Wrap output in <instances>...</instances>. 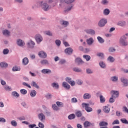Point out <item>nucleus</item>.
<instances>
[{"mask_svg": "<svg viewBox=\"0 0 128 128\" xmlns=\"http://www.w3.org/2000/svg\"><path fill=\"white\" fill-rule=\"evenodd\" d=\"M40 5L42 10H44L45 12H48V10H50L52 6H48V3L46 2H40Z\"/></svg>", "mask_w": 128, "mask_h": 128, "instance_id": "f257e3e1", "label": "nucleus"}, {"mask_svg": "<svg viewBox=\"0 0 128 128\" xmlns=\"http://www.w3.org/2000/svg\"><path fill=\"white\" fill-rule=\"evenodd\" d=\"M120 44L123 46H128V42L126 41V36H122L120 40Z\"/></svg>", "mask_w": 128, "mask_h": 128, "instance_id": "f03ea898", "label": "nucleus"}, {"mask_svg": "<svg viewBox=\"0 0 128 128\" xmlns=\"http://www.w3.org/2000/svg\"><path fill=\"white\" fill-rule=\"evenodd\" d=\"M107 22H108V20H106V19L102 18L99 21L98 23V26H100V28H102L104 26H106V24Z\"/></svg>", "mask_w": 128, "mask_h": 128, "instance_id": "7ed1b4c3", "label": "nucleus"}, {"mask_svg": "<svg viewBox=\"0 0 128 128\" xmlns=\"http://www.w3.org/2000/svg\"><path fill=\"white\" fill-rule=\"evenodd\" d=\"M82 108H85V110H86V112H92V108L88 106V104L82 103Z\"/></svg>", "mask_w": 128, "mask_h": 128, "instance_id": "20e7f679", "label": "nucleus"}, {"mask_svg": "<svg viewBox=\"0 0 128 128\" xmlns=\"http://www.w3.org/2000/svg\"><path fill=\"white\" fill-rule=\"evenodd\" d=\"M36 46V43L34 42L32 40H30L28 42H27V46L29 48H34V46Z\"/></svg>", "mask_w": 128, "mask_h": 128, "instance_id": "39448f33", "label": "nucleus"}, {"mask_svg": "<svg viewBox=\"0 0 128 128\" xmlns=\"http://www.w3.org/2000/svg\"><path fill=\"white\" fill-rule=\"evenodd\" d=\"M16 44L18 46H20L21 48L24 46V45L26 44L24 41L21 39H18L16 41Z\"/></svg>", "mask_w": 128, "mask_h": 128, "instance_id": "423d86ee", "label": "nucleus"}, {"mask_svg": "<svg viewBox=\"0 0 128 128\" xmlns=\"http://www.w3.org/2000/svg\"><path fill=\"white\" fill-rule=\"evenodd\" d=\"M35 38L37 44H40L41 42H42V37L40 34H36L35 36Z\"/></svg>", "mask_w": 128, "mask_h": 128, "instance_id": "0eeeda50", "label": "nucleus"}, {"mask_svg": "<svg viewBox=\"0 0 128 128\" xmlns=\"http://www.w3.org/2000/svg\"><path fill=\"white\" fill-rule=\"evenodd\" d=\"M66 80L68 82V84H70L72 86H74L76 84V82L72 80V78L70 77H66Z\"/></svg>", "mask_w": 128, "mask_h": 128, "instance_id": "6e6552de", "label": "nucleus"}, {"mask_svg": "<svg viewBox=\"0 0 128 128\" xmlns=\"http://www.w3.org/2000/svg\"><path fill=\"white\" fill-rule=\"evenodd\" d=\"M84 32L88 34H92V36L96 34V32L92 29H86L84 30Z\"/></svg>", "mask_w": 128, "mask_h": 128, "instance_id": "1a4fd4ad", "label": "nucleus"}, {"mask_svg": "<svg viewBox=\"0 0 128 128\" xmlns=\"http://www.w3.org/2000/svg\"><path fill=\"white\" fill-rule=\"evenodd\" d=\"M38 118L39 120H41V122H44V120H46V116L42 113L39 114H38Z\"/></svg>", "mask_w": 128, "mask_h": 128, "instance_id": "9d476101", "label": "nucleus"}, {"mask_svg": "<svg viewBox=\"0 0 128 128\" xmlns=\"http://www.w3.org/2000/svg\"><path fill=\"white\" fill-rule=\"evenodd\" d=\"M38 56L40 58H46V53L44 52V51H41L38 52Z\"/></svg>", "mask_w": 128, "mask_h": 128, "instance_id": "9b49d317", "label": "nucleus"}, {"mask_svg": "<svg viewBox=\"0 0 128 128\" xmlns=\"http://www.w3.org/2000/svg\"><path fill=\"white\" fill-rule=\"evenodd\" d=\"M62 87L64 88L66 90H70V86L66 82H63Z\"/></svg>", "mask_w": 128, "mask_h": 128, "instance_id": "f8f14e48", "label": "nucleus"}, {"mask_svg": "<svg viewBox=\"0 0 128 128\" xmlns=\"http://www.w3.org/2000/svg\"><path fill=\"white\" fill-rule=\"evenodd\" d=\"M2 34L4 36H10V32L6 29L2 31Z\"/></svg>", "mask_w": 128, "mask_h": 128, "instance_id": "ddd939ff", "label": "nucleus"}, {"mask_svg": "<svg viewBox=\"0 0 128 128\" xmlns=\"http://www.w3.org/2000/svg\"><path fill=\"white\" fill-rule=\"evenodd\" d=\"M111 92L112 94L113 95L112 96H113L114 98H118V96L120 95L118 91L112 90Z\"/></svg>", "mask_w": 128, "mask_h": 128, "instance_id": "4468645a", "label": "nucleus"}, {"mask_svg": "<svg viewBox=\"0 0 128 128\" xmlns=\"http://www.w3.org/2000/svg\"><path fill=\"white\" fill-rule=\"evenodd\" d=\"M121 82H122L124 86H128V80L124 78H121Z\"/></svg>", "mask_w": 128, "mask_h": 128, "instance_id": "2eb2a0df", "label": "nucleus"}, {"mask_svg": "<svg viewBox=\"0 0 128 128\" xmlns=\"http://www.w3.org/2000/svg\"><path fill=\"white\" fill-rule=\"evenodd\" d=\"M72 48H68L65 50V52L68 54H72Z\"/></svg>", "mask_w": 128, "mask_h": 128, "instance_id": "dca6fc26", "label": "nucleus"}, {"mask_svg": "<svg viewBox=\"0 0 128 128\" xmlns=\"http://www.w3.org/2000/svg\"><path fill=\"white\" fill-rule=\"evenodd\" d=\"M92 98V95L88 93L84 94L83 96V98L84 100H90Z\"/></svg>", "mask_w": 128, "mask_h": 128, "instance_id": "f3484780", "label": "nucleus"}, {"mask_svg": "<svg viewBox=\"0 0 128 128\" xmlns=\"http://www.w3.org/2000/svg\"><path fill=\"white\" fill-rule=\"evenodd\" d=\"M94 38H90L86 40V42L88 44L89 46H92V44H94Z\"/></svg>", "mask_w": 128, "mask_h": 128, "instance_id": "a211bd4d", "label": "nucleus"}, {"mask_svg": "<svg viewBox=\"0 0 128 128\" xmlns=\"http://www.w3.org/2000/svg\"><path fill=\"white\" fill-rule=\"evenodd\" d=\"M110 108L108 106L103 107V111L106 114H108V112H110Z\"/></svg>", "mask_w": 128, "mask_h": 128, "instance_id": "6ab92c4d", "label": "nucleus"}, {"mask_svg": "<svg viewBox=\"0 0 128 128\" xmlns=\"http://www.w3.org/2000/svg\"><path fill=\"white\" fill-rule=\"evenodd\" d=\"M60 24H62V26H64V28H66V26H68L69 23L68 21L62 20L60 22Z\"/></svg>", "mask_w": 128, "mask_h": 128, "instance_id": "aec40b11", "label": "nucleus"}, {"mask_svg": "<svg viewBox=\"0 0 128 128\" xmlns=\"http://www.w3.org/2000/svg\"><path fill=\"white\" fill-rule=\"evenodd\" d=\"M41 72L46 74H50L52 70L50 69H43L42 70Z\"/></svg>", "mask_w": 128, "mask_h": 128, "instance_id": "412c9836", "label": "nucleus"}, {"mask_svg": "<svg viewBox=\"0 0 128 128\" xmlns=\"http://www.w3.org/2000/svg\"><path fill=\"white\" fill-rule=\"evenodd\" d=\"M22 64L24 66H26V64H28V58L26 57L22 60Z\"/></svg>", "mask_w": 128, "mask_h": 128, "instance_id": "4be33fe9", "label": "nucleus"}, {"mask_svg": "<svg viewBox=\"0 0 128 128\" xmlns=\"http://www.w3.org/2000/svg\"><path fill=\"white\" fill-rule=\"evenodd\" d=\"M8 64L6 62H2L0 63V66H1V68H8Z\"/></svg>", "mask_w": 128, "mask_h": 128, "instance_id": "5701e85b", "label": "nucleus"}, {"mask_svg": "<svg viewBox=\"0 0 128 128\" xmlns=\"http://www.w3.org/2000/svg\"><path fill=\"white\" fill-rule=\"evenodd\" d=\"M12 70L13 72H20V67L18 66H14L12 68Z\"/></svg>", "mask_w": 128, "mask_h": 128, "instance_id": "b1692460", "label": "nucleus"}, {"mask_svg": "<svg viewBox=\"0 0 128 128\" xmlns=\"http://www.w3.org/2000/svg\"><path fill=\"white\" fill-rule=\"evenodd\" d=\"M30 84L32 86H34V88H36L38 89L40 88V86H38V85L36 82H34V81L32 82Z\"/></svg>", "mask_w": 128, "mask_h": 128, "instance_id": "393cba45", "label": "nucleus"}, {"mask_svg": "<svg viewBox=\"0 0 128 128\" xmlns=\"http://www.w3.org/2000/svg\"><path fill=\"white\" fill-rule=\"evenodd\" d=\"M51 86H52V88H56V90L58 89V88H60L58 84L56 82L52 83Z\"/></svg>", "mask_w": 128, "mask_h": 128, "instance_id": "a878e982", "label": "nucleus"}, {"mask_svg": "<svg viewBox=\"0 0 128 128\" xmlns=\"http://www.w3.org/2000/svg\"><path fill=\"white\" fill-rule=\"evenodd\" d=\"M97 40L100 44H104V40L102 38L98 36L97 37Z\"/></svg>", "mask_w": 128, "mask_h": 128, "instance_id": "bb28decb", "label": "nucleus"}, {"mask_svg": "<svg viewBox=\"0 0 128 128\" xmlns=\"http://www.w3.org/2000/svg\"><path fill=\"white\" fill-rule=\"evenodd\" d=\"M108 122H101L99 124L100 126H102V127L106 126H108Z\"/></svg>", "mask_w": 128, "mask_h": 128, "instance_id": "cd10ccee", "label": "nucleus"}, {"mask_svg": "<svg viewBox=\"0 0 128 128\" xmlns=\"http://www.w3.org/2000/svg\"><path fill=\"white\" fill-rule=\"evenodd\" d=\"M110 12V11L108 8H106L103 12V14L104 16H108Z\"/></svg>", "mask_w": 128, "mask_h": 128, "instance_id": "c85d7f7f", "label": "nucleus"}, {"mask_svg": "<svg viewBox=\"0 0 128 128\" xmlns=\"http://www.w3.org/2000/svg\"><path fill=\"white\" fill-rule=\"evenodd\" d=\"M41 64L46 66L48 64V61L46 60H43L40 61Z\"/></svg>", "mask_w": 128, "mask_h": 128, "instance_id": "c756f323", "label": "nucleus"}, {"mask_svg": "<svg viewBox=\"0 0 128 128\" xmlns=\"http://www.w3.org/2000/svg\"><path fill=\"white\" fill-rule=\"evenodd\" d=\"M73 7H74V5L72 4H71L70 5V6L67 9L64 10V12H70V10Z\"/></svg>", "mask_w": 128, "mask_h": 128, "instance_id": "7c9ffc66", "label": "nucleus"}, {"mask_svg": "<svg viewBox=\"0 0 128 128\" xmlns=\"http://www.w3.org/2000/svg\"><path fill=\"white\" fill-rule=\"evenodd\" d=\"M30 96H32V98H34V96H36V91L35 90H32L30 92Z\"/></svg>", "mask_w": 128, "mask_h": 128, "instance_id": "2f4dec72", "label": "nucleus"}, {"mask_svg": "<svg viewBox=\"0 0 128 128\" xmlns=\"http://www.w3.org/2000/svg\"><path fill=\"white\" fill-rule=\"evenodd\" d=\"M92 124L90 122L88 121H86L84 122V128H88V126H90Z\"/></svg>", "mask_w": 128, "mask_h": 128, "instance_id": "473e14b6", "label": "nucleus"}, {"mask_svg": "<svg viewBox=\"0 0 128 128\" xmlns=\"http://www.w3.org/2000/svg\"><path fill=\"white\" fill-rule=\"evenodd\" d=\"M118 26H126V22L124 21H120L118 23Z\"/></svg>", "mask_w": 128, "mask_h": 128, "instance_id": "72a5a7b5", "label": "nucleus"}, {"mask_svg": "<svg viewBox=\"0 0 128 128\" xmlns=\"http://www.w3.org/2000/svg\"><path fill=\"white\" fill-rule=\"evenodd\" d=\"M100 66L102 68H106V64L104 62H100L99 63Z\"/></svg>", "mask_w": 128, "mask_h": 128, "instance_id": "f704fd0d", "label": "nucleus"}, {"mask_svg": "<svg viewBox=\"0 0 128 128\" xmlns=\"http://www.w3.org/2000/svg\"><path fill=\"white\" fill-rule=\"evenodd\" d=\"M75 114L78 118H80L82 116V112L80 110L76 112Z\"/></svg>", "mask_w": 128, "mask_h": 128, "instance_id": "c9c22d12", "label": "nucleus"}, {"mask_svg": "<svg viewBox=\"0 0 128 128\" xmlns=\"http://www.w3.org/2000/svg\"><path fill=\"white\" fill-rule=\"evenodd\" d=\"M52 108L54 110H60V108L58 106H56V104H53L52 105Z\"/></svg>", "mask_w": 128, "mask_h": 128, "instance_id": "e433bc0d", "label": "nucleus"}, {"mask_svg": "<svg viewBox=\"0 0 128 128\" xmlns=\"http://www.w3.org/2000/svg\"><path fill=\"white\" fill-rule=\"evenodd\" d=\"M100 102L102 104H104V102H106V98L102 95H100Z\"/></svg>", "mask_w": 128, "mask_h": 128, "instance_id": "4c0bfd02", "label": "nucleus"}, {"mask_svg": "<svg viewBox=\"0 0 128 128\" xmlns=\"http://www.w3.org/2000/svg\"><path fill=\"white\" fill-rule=\"evenodd\" d=\"M68 120H74L76 118V115L74 114H71L68 116Z\"/></svg>", "mask_w": 128, "mask_h": 128, "instance_id": "58836bf2", "label": "nucleus"}, {"mask_svg": "<svg viewBox=\"0 0 128 128\" xmlns=\"http://www.w3.org/2000/svg\"><path fill=\"white\" fill-rule=\"evenodd\" d=\"M84 58H85L87 62H88L90 60V56L88 55H84L83 56Z\"/></svg>", "mask_w": 128, "mask_h": 128, "instance_id": "ea45409f", "label": "nucleus"}, {"mask_svg": "<svg viewBox=\"0 0 128 128\" xmlns=\"http://www.w3.org/2000/svg\"><path fill=\"white\" fill-rule=\"evenodd\" d=\"M108 60L110 62H114V58L112 56H109L108 58Z\"/></svg>", "mask_w": 128, "mask_h": 128, "instance_id": "a19ab883", "label": "nucleus"}, {"mask_svg": "<svg viewBox=\"0 0 128 128\" xmlns=\"http://www.w3.org/2000/svg\"><path fill=\"white\" fill-rule=\"evenodd\" d=\"M120 122H122V124H128V121L126 118H121Z\"/></svg>", "mask_w": 128, "mask_h": 128, "instance_id": "79ce46f5", "label": "nucleus"}, {"mask_svg": "<svg viewBox=\"0 0 128 128\" xmlns=\"http://www.w3.org/2000/svg\"><path fill=\"white\" fill-rule=\"evenodd\" d=\"M73 70L76 72H82V69L78 68H73Z\"/></svg>", "mask_w": 128, "mask_h": 128, "instance_id": "37998d69", "label": "nucleus"}, {"mask_svg": "<svg viewBox=\"0 0 128 128\" xmlns=\"http://www.w3.org/2000/svg\"><path fill=\"white\" fill-rule=\"evenodd\" d=\"M77 64H82V60L80 58H76L75 60Z\"/></svg>", "mask_w": 128, "mask_h": 128, "instance_id": "c03bdc74", "label": "nucleus"}, {"mask_svg": "<svg viewBox=\"0 0 128 128\" xmlns=\"http://www.w3.org/2000/svg\"><path fill=\"white\" fill-rule=\"evenodd\" d=\"M58 106H59V108H62L64 106V103L60 102H56Z\"/></svg>", "mask_w": 128, "mask_h": 128, "instance_id": "a18cd8bd", "label": "nucleus"}, {"mask_svg": "<svg viewBox=\"0 0 128 128\" xmlns=\"http://www.w3.org/2000/svg\"><path fill=\"white\" fill-rule=\"evenodd\" d=\"M44 34H46L47 36H52V33L50 32V31L48 30V31H45L44 32Z\"/></svg>", "mask_w": 128, "mask_h": 128, "instance_id": "49530a36", "label": "nucleus"}, {"mask_svg": "<svg viewBox=\"0 0 128 128\" xmlns=\"http://www.w3.org/2000/svg\"><path fill=\"white\" fill-rule=\"evenodd\" d=\"M4 90H6L7 92H10V90H12V88L8 86H4Z\"/></svg>", "mask_w": 128, "mask_h": 128, "instance_id": "de8ad7c7", "label": "nucleus"}, {"mask_svg": "<svg viewBox=\"0 0 128 128\" xmlns=\"http://www.w3.org/2000/svg\"><path fill=\"white\" fill-rule=\"evenodd\" d=\"M12 96H16V98H18V96H20V94H18L16 92H12Z\"/></svg>", "mask_w": 128, "mask_h": 128, "instance_id": "09e8293b", "label": "nucleus"}, {"mask_svg": "<svg viewBox=\"0 0 128 128\" xmlns=\"http://www.w3.org/2000/svg\"><path fill=\"white\" fill-rule=\"evenodd\" d=\"M11 124L13 126H18V123H16V122L14 120H13L11 122Z\"/></svg>", "mask_w": 128, "mask_h": 128, "instance_id": "8fccbe9b", "label": "nucleus"}, {"mask_svg": "<svg viewBox=\"0 0 128 128\" xmlns=\"http://www.w3.org/2000/svg\"><path fill=\"white\" fill-rule=\"evenodd\" d=\"M20 92L21 94H26L28 91L24 89H22L20 90Z\"/></svg>", "mask_w": 128, "mask_h": 128, "instance_id": "3c124183", "label": "nucleus"}, {"mask_svg": "<svg viewBox=\"0 0 128 128\" xmlns=\"http://www.w3.org/2000/svg\"><path fill=\"white\" fill-rule=\"evenodd\" d=\"M118 79V76H114L111 78V80H112V82H117Z\"/></svg>", "mask_w": 128, "mask_h": 128, "instance_id": "603ef678", "label": "nucleus"}, {"mask_svg": "<svg viewBox=\"0 0 128 128\" xmlns=\"http://www.w3.org/2000/svg\"><path fill=\"white\" fill-rule=\"evenodd\" d=\"M74 2V0H64L66 4H72Z\"/></svg>", "mask_w": 128, "mask_h": 128, "instance_id": "864d4df0", "label": "nucleus"}, {"mask_svg": "<svg viewBox=\"0 0 128 128\" xmlns=\"http://www.w3.org/2000/svg\"><path fill=\"white\" fill-rule=\"evenodd\" d=\"M8 52H10V50H8V49L6 48V49H4L3 50L4 54H8Z\"/></svg>", "mask_w": 128, "mask_h": 128, "instance_id": "5fc2aeb1", "label": "nucleus"}, {"mask_svg": "<svg viewBox=\"0 0 128 128\" xmlns=\"http://www.w3.org/2000/svg\"><path fill=\"white\" fill-rule=\"evenodd\" d=\"M22 84H23V86H27L29 88H32V86H30V85L28 84V83H26V82H24L22 83Z\"/></svg>", "mask_w": 128, "mask_h": 128, "instance_id": "6e6d98bb", "label": "nucleus"}, {"mask_svg": "<svg viewBox=\"0 0 128 128\" xmlns=\"http://www.w3.org/2000/svg\"><path fill=\"white\" fill-rule=\"evenodd\" d=\"M71 102L72 103H76V102H78V99H76V98H73L71 99Z\"/></svg>", "mask_w": 128, "mask_h": 128, "instance_id": "4d7b16f0", "label": "nucleus"}, {"mask_svg": "<svg viewBox=\"0 0 128 128\" xmlns=\"http://www.w3.org/2000/svg\"><path fill=\"white\" fill-rule=\"evenodd\" d=\"M112 124H120V121L118 120H116L112 122Z\"/></svg>", "mask_w": 128, "mask_h": 128, "instance_id": "13d9d810", "label": "nucleus"}, {"mask_svg": "<svg viewBox=\"0 0 128 128\" xmlns=\"http://www.w3.org/2000/svg\"><path fill=\"white\" fill-rule=\"evenodd\" d=\"M102 4H104V5L108 4V0H102Z\"/></svg>", "mask_w": 128, "mask_h": 128, "instance_id": "bf43d9fd", "label": "nucleus"}, {"mask_svg": "<svg viewBox=\"0 0 128 128\" xmlns=\"http://www.w3.org/2000/svg\"><path fill=\"white\" fill-rule=\"evenodd\" d=\"M97 56H100V58H104V54L102 52H99L97 54Z\"/></svg>", "mask_w": 128, "mask_h": 128, "instance_id": "052dcab7", "label": "nucleus"}, {"mask_svg": "<svg viewBox=\"0 0 128 128\" xmlns=\"http://www.w3.org/2000/svg\"><path fill=\"white\" fill-rule=\"evenodd\" d=\"M60 4H59V6L60 8H64V0H60Z\"/></svg>", "mask_w": 128, "mask_h": 128, "instance_id": "680f3d73", "label": "nucleus"}, {"mask_svg": "<svg viewBox=\"0 0 128 128\" xmlns=\"http://www.w3.org/2000/svg\"><path fill=\"white\" fill-rule=\"evenodd\" d=\"M56 44L58 46H60V40H56Z\"/></svg>", "mask_w": 128, "mask_h": 128, "instance_id": "e2e57ef3", "label": "nucleus"}, {"mask_svg": "<svg viewBox=\"0 0 128 128\" xmlns=\"http://www.w3.org/2000/svg\"><path fill=\"white\" fill-rule=\"evenodd\" d=\"M114 96H112V98H110L109 100V102L110 103L114 102Z\"/></svg>", "mask_w": 128, "mask_h": 128, "instance_id": "0e129e2a", "label": "nucleus"}, {"mask_svg": "<svg viewBox=\"0 0 128 128\" xmlns=\"http://www.w3.org/2000/svg\"><path fill=\"white\" fill-rule=\"evenodd\" d=\"M38 126L39 128H44V124H42V122H40L38 123Z\"/></svg>", "mask_w": 128, "mask_h": 128, "instance_id": "69168bd1", "label": "nucleus"}, {"mask_svg": "<svg viewBox=\"0 0 128 128\" xmlns=\"http://www.w3.org/2000/svg\"><path fill=\"white\" fill-rule=\"evenodd\" d=\"M116 50V49L114 48H109V52H114Z\"/></svg>", "mask_w": 128, "mask_h": 128, "instance_id": "338daca9", "label": "nucleus"}, {"mask_svg": "<svg viewBox=\"0 0 128 128\" xmlns=\"http://www.w3.org/2000/svg\"><path fill=\"white\" fill-rule=\"evenodd\" d=\"M82 83L83 82L81 80H78L76 82L77 84L81 85Z\"/></svg>", "mask_w": 128, "mask_h": 128, "instance_id": "774afa93", "label": "nucleus"}]
</instances>
